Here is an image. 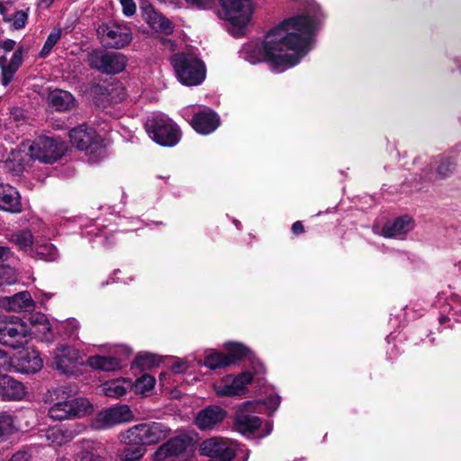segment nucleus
Segmentation results:
<instances>
[{
	"label": "nucleus",
	"mask_w": 461,
	"mask_h": 461,
	"mask_svg": "<svg viewBox=\"0 0 461 461\" xmlns=\"http://www.w3.org/2000/svg\"><path fill=\"white\" fill-rule=\"evenodd\" d=\"M323 19L320 7L313 5L303 14L285 19L269 30L260 45L256 42L245 44L242 52L249 58L259 54L264 58H303L312 50L314 32Z\"/></svg>",
	"instance_id": "1"
},
{
	"label": "nucleus",
	"mask_w": 461,
	"mask_h": 461,
	"mask_svg": "<svg viewBox=\"0 0 461 461\" xmlns=\"http://www.w3.org/2000/svg\"><path fill=\"white\" fill-rule=\"evenodd\" d=\"M46 402H52L48 414L53 420H64L85 415L90 407L86 399L69 398L63 386L49 390Z\"/></svg>",
	"instance_id": "2"
},
{
	"label": "nucleus",
	"mask_w": 461,
	"mask_h": 461,
	"mask_svg": "<svg viewBox=\"0 0 461 461\" xmlns=\"http://www.w3.org/2000/svg\"><path fill=\"white\" fill-rule=\"evenodd\" d=\"M219 14L231 25V33L235 37L244 34V29L250 23L254 6L250 0H220Z\"/></svg>",
	"instance_id": "3"
},
{
	"label": "nucleus",
	"mask_w": 461,
	"mask_h": 461,
	"mask_svg": "<svg viewBox=\"0 0 461 461\" xmlns=\"http://www.w3.org/2000/svg\"><path fill=\"white\" fill-rule=\"evenodd\" d=\"M169 429L161 422H149L135 425L121 433L122 443H139L143 447L157 444L165 439Z\"/></svg>",
	"instance_id": "4"
},
{
	"label": "nucleus",
	"mask_w": 461,
	"mask_h": 461,
	"mask_svg": "<svg viewBox=\"0 0 461 461\" xmlns=\"http://www.w3.org/2000/svg\"><path fill=\"white\" fill-rule=\"evenodd\" d=\"M149 136L161 146L173 147L180 140V131L172 120L166 116H156L146 123Z\"/></svg>",
	"instance_id": "5"
},
{
	"label": "nucleus",
	"mask_w": 461,
	"mask_h": 461,
	"mask_svg": "<svg viewBox=\"0 0 461 461\" xmlns=\"http://www.w3.org/2000/svg\"><path fill=\"white\" fill-rule=\"evenodd\" d=\"M67 146L59 139L39 137L30 147L31 157L43 163L52 164L66 152Z\"/></svg>",
	"instance_id": "6"
},
{
	"label": "nucleus",
	"mask_w": 461,
	"mask_h": 461,
	"mask_svg": "<svg viewBox=\"0 0 461 461\" xmlns=\"http://www.w3.org/2000/svg\"><path fill=\"white\" fill-rule=\"evenodd\" d=\"M178 81L187 86L200 85L205 78L206 69L203 59H171Z\"/></svg>",
	"instance_id": "7"
},
{
	"label": "nucleus",
	"mask_w": 461,
	"mask_h": 461,
	"mask_svg": "<svg viewBox=\"0 0 461 461\" xmlns=\"http://www.w3.org/2000/svg\"><path fill=\"white\" fill-rule=\"evenodd\" d=\"M29 331L25 324L0 316V343L14 349L28 343Z\"/></svg>",
	"instance_id": "8"
},
{
	"label": "nucleus",
	"mask_w": 461,
	"mask_h": 461,
	"mask_svg": "<svg viewBox=\"0 0 461 461\" xmlns=\"http://www.w3.org/2000/svg\"><path fill=\"white\" fill-rule=\"evenodd\" d=\"M260 406L259 402L247 401L241 403L237 411L234 426L237 431L241 434H250L257 430L261 425V420L253 415Z\"/></svg>",
	"instance_id": "9"
},
{
	"label": "nucleus",
	"mask_w": 461,
	"mask_h": 461,
	"mask_svg": "<svg viewBox=\"0 0 461 461\" xmlns=\"http://www.w3.org/2000/svg\"><path fill=\"white\" fill-rule=\"evenodd\" d=\"M97 33L102 43L107 48L122 49L132 39L129 27L114 23L100 25Z\"/></svg>",
	"instance_id": "10"
},
{
	"label": "nucleus",
	"mask_w": 461,
	"mask_h": 461,
	"mask_svg": "<svg viewBox=\"0 0 461 461\" xmlns=\"http://www.w3.org/2000/svg\"><path fill=\"white\" fill-rule=\"evenodd\" d=\"M134 414L126 404H119L100 411L94 421L95 429H107L131 421Z\"/></svg>",
	"instance_id": "11"
},
{
	"label": "nucleus",
	"mask_w": 461,
	"mask_h": 461,
	"mask_svg": "<svg viewBox=\"0 0 461 461\" xmlns=\"http://www.w3.org/2000/svg\"><path fill=\"white\" fill-rule=\"evenodd\" d=\"M200 453L209 456L210 461H231L235 456L234 448L230 444L217 438L205 439L201 444Z\"/></svg>",
	"instance_id": "12"
},
{
	"label": "nucleus",
	"mask_w": 461,
	"mask_h": 461,
	"mask_svg": "<svg viewBox=\"0 0 461 461\" xmlns=\"http://www.w3.org/2000/svg\"><path fill=\"white\" fill-rule=\"evenodd\" d=\"M190 124L199 134L208 135L215 131L220 126L221 119L212 108L203 107L194 113Z\"/></svg>",
	"instance_id": "13"
},
{
	"label": "nucleus",
	"mask_w": 461,
	"mask_h": 461,
	"mask_svg": "<svg viewBox=\"0 0 461 461\" xmlns=\"http://www.w3.org/2000/svg\"><path fill=\"white\" fill-rule=\"evenodd\" d=\"M253 375L249 372H243L234 377L231 382L227 379L214 385V390L218 396H236L244 394L247 384H250Z\"/></svg>",
	"instance_id": "14"
},
{
	"label": "nucleus",
	"mask_w": 461,
	"mask_h": 461,
	"mask_svg": "<svg viewBox=\"0 0 461 461\" xmlns=\"http://www.w3.org/2000/svg\"><path fill=\"white\" fill-rule=\"evenodd\" d=\"M16 260L14 252L8 247L0 246V286L16 282L17 274L14 266Z\"/></svg>",
	"instance_id": "15"
},
{
	"label": "nucleus",
	"mask_w": 461,
	"mask_h": 461,
	"mask_svg": "<svg viewBox=\"0 0 461 461\" xmlns=\"http://www.w3.org/2000/svg\"><path fill=\"white\" fill-rule=\"evenodd\" d=\"M191 444V438L185 435L170 438L157 449L154 453V459L156 461H162L169 456H179L185 451Z\"/></svg>",
	"instance_id": "16"
},
{
	"label": "nucleus",
	"mask_w": 461,
	"mask_h": 461,
	"mask_svg": "<svg viewBox=\"0 0 461 461\" xmlns=\"http://www.w3.org/2000/svg\"><path fill=\"white\" fill-rule=\"evenodd\" d=\"M79 358V351L73 347L59 346L54 352L56 368L64 374L72 372Z\"/></svg>",
	"instance_id": "17"
},
{
	"label": "nucleus",
	"mask_w": 461,
	"mask_h": 461,
	"mask_svg": "<svg viewBox=\"0 0 461 461\" xmlns=\"http://www.w3.org/2000/svg\"><path fill=\"white\" fill-rule=\"evenodd\" d=\"M226 417V411L216 405H211L200 411L195 418V425L203 430L212 429Z\"/></svg>",
	"instance_id": "18"
},
{
	"label": "nucleus",
	"mask_w": 461,
	"mask_h": 461,
	"mask_svg": "<svg viewBox=\"0 0 461 461\" xmlns=\"http://www.w3.org/2000/svg\"><path fill=\"white\" fill-rule=\"evenodd\" d=\"M69 139L77 149L88 151L96 142L97 133L93 128L79 125L70 131Z\"/></svg>",
	"instance_id": "19"
},
{
	"label": "nucleus",
	"mask_w": 461,
	"mask_h": 461,
	"mask_svg": "<svg viewBox=\"0 0 461 461\" xmlns=\"http://www.w3.org/2000/svg\"><path fill=\"white\" fill-rule=\"evenodd\" d=\"M0 210L11 213L22 212L20 194L8 184L0 183Z\"/></svg>",
	"instance_id": "20"
},
{
	"label": "nucleus",
	"mask_w": 461,
	"mask_h": 461,
	"mask_svg": "<svg viewBox=\"0 0 461 461\" xmlns=\"http://www.w3.org/2000/svg\"><path fill=\"white\" fill-rule=\"evenodd\" d=\"M25 395L24 385L9 375H0V397L6 401L21 400Z\"/></svg>",
	"instance_id": "21"
},
{
	"label": "nucleus",
	"mask_w": 461,
	"mask_h": 461,
	"mask_svg": "<svg viewBox=\"0 0 461 461\" xmlns=\"http://www.w3.org/2000/svg\"><path fill=\"white\" fill-rule=\"evenodd\" d=\"M413 228V221L409 216L396 218L392 222H387L382 229V235L384 238H397L406 234Z\"/></svg>",
	"instance_id": "22"
},
{
	"label": "nucleus",
	"mask_w": 461,
	"mask_h": 461,
	"mask_svg": "<svg viewBox=\"0 0 461 461\" xmlns=\"http://www.w3.org/2000/svg\"><path fill=\"white\" fill-rule=\"evenodd\" d=\"M47 101L57 111H67L75 104V98L68 92L61 89H54L49 92Z\"/></svg>",
	"instance_id": "23"
},
{
	"label": "nucleus",
	"mask_w": 461,
	"mask_h": 461,
	"mask_svg": "<svg viewBox=\"0 0 461 461\" xmlns=\"http://www.w3.org/2000/svg\"><path fill=\"white\" fill-rule=\"evenodd\" d=\"M30 256L45 261H55L59 257L57 249L46 240H36Z\"/></svg>",
	"instance_id": "24"
},
{
	"label": "nucleus",
	"mask_w": 461,
	"mask_h": 461,
	"mask_svg": "<svg viewBox=\"0 0 461 461\" xmlns=\"http://www.w3.org/2000/svg\"><path fill=\"white\" fill-rule=\"evenodd\" d=\"M77 431L70 427H55L46 433L47 439L53 445L61 446L70 442Z\"/></svg>",
	"instance_id": "25"
},
{
	"label": "nucleus",
	"mask_w": 461,
	"mask_h": 461,
	"mask_svg": "<svg viewBox=\"0 0 461 461\" xmlns=\"http://www.w3.org/2000/svg\"><path fill=\"white\" fill-rule=\"evenodd\" d=\"M92 68L105 74L114 75L125 68L124 59H87Z\"/></svg>",
	"instance_id": "26"
},
{
	"label": "nucleus",
	"mask_w": 461,
	"mask_h": 461,
	"mask_svg": "<svg viewBox=\"0 0 461 461\" xmlns=\"http://www.w3.org/2000/svg\"><path fill=\"white\" fill-rule=\"evenodd\" d=\"M87 364L95 369L110 372L121 367L118 358L107 356H92L87 358Z\"/></svg>",
	"instance_id": "27"
},
{
	"label": "nucleus",
	"mask_w": 461,
	"mask_h": 461,
	"mask_svg": "<svg viewBox=\"0 0 461 461\" xmlns=\"http://www.w3.org/2000/svg\"><path fill=\"white\" fill-rule=\"evenodd\" d=\"M124 447L120 448L117 456L121 461H138L145 454V448L139 443H123Z\"/></svg>",
	"instance_id": "28"
},
{
	"label": "nucleus",
	"mask_w": 461,
	"mask_h": 461,
	"mask_svg": "<svg viewBox=\"0 0 461 461\" xmlns=\"http://www.w3.org/2000/svg\"><path fill=\"white\" fill-rule=\"evenodd\" d=\"M10 240L15 244L19 249L31 255L35 244V240L29 230H22L12 234Z\"/></svg>",
	"instance_id": "29"
},
{
	"label": "nucleus",
	"mask_w": 461,
	"mask_h": 461,
	"mask_svg": "<svg viewBox=\"0 0 461 461\" xmlns=\"http://www.w3.org/2000/svg\"><path fill=\"white\" fill-rule=\"evenodd\" d=\"M8 307L14 312L29 311L33 307V302L29 292H21L8 299Z\"/></svg>",
	"instance_id": "30"
},
{
	"label": "nucleus",
	"mask_w": 461,
	"mask_h": 461,
	"mask_svg": "<svg viewBox=\"0 0 461 461\" xmlns=\"http://www.w3.org/2000/svg\"><path fill=\"white\" fill-rule=\"evenodd\" d=\"M149 23L157 30L166 34H171L174 31L173 23L161 13L155 11L147 14Z\"/></svg>",
	"instance_id": "31"
},
{
	"label": "nucleus",
	"mask_w": 461,
	"mask_h": 461,
	"mask_svg": "<svg viewBox=\"0 0 461 461\" xmlns=\"http://www.w3.org/2000/svg\"><path fill=\"white\" fill-rule=\"evenodd\" d=\"M129 383L125 380H112L103 384V393L111 398H120L126 394Z\"/></svg>",
	"instance_id": "32"
},
{
	"label": "nucleus",
	"mask_w": 461,
	"mask_h": 461,
	"mask_svg": "<svg viewBox=\"0 0 461 461\" xmlns=\"http://www.w3.org/2000/svg\"><path fill=\"white\" fill-rule=\"evenodd\" d=\"M258 61L265 62L272 72L281 73L298 65L300 59H252L251 64L256 65Z\"/></svg>",
	"instance_id": "33"
},
{
	"label": "nucleus",
	"mask_w": 461,
	"mask_h": 461,
	"mask_svg": "<svg viewBox=\"0 0 461 461\" xmlns=\"http://www.w3.org/2000/svg\"><path fill=\"white\" fill-rule=\"evenodd\" d=\"M21 65L22 59H0L3 86H6L13 80Z\"/></svg>",
	"instance_id": "34"
},
{
	"label": "nucleus",
	"mask_w": 461,
	"mask_h": 461,
	"mask_svg": "<svg viewBox=\"0 0 461 461\" xmlns=\"http://www.w3.org/2000/svg\"><path fill=\"white\" fill-rule=\"evenodd\" d=\"M20 366L22 371L25 373H36L42 367V360L40 357L38 352L32 351L27 353L20 358Z\"/></svg>",
	"instance_id": "35"
},
{
	"label": "nucleus",
	"mask_w": 461,
	"mask_h": 461,
	"mask_svg": "<svg viewBox=\"0 0 461 461\" xmlns=\"http://www.w3.org/2000/svg\"><path fill=\"white\" fill-rule=\"evenodd\" d=\"M205 366L210 369H217L231 365V359L221 352H214L204 358Z\"/></svg>",
	"instance_id": "36"
},
{
	"label": "nucleus",
	"mask_w": 461,
	"mask_h": 461,
	"mask_svg": "<svg viewBox=\"0 0 461 461\" xmlns=\"http://www.w3.org/2000/svg\"><path fill=\"white\" fill-rule=\"evenodd\" d=\"M160 362V358L158 356L151 354V353H142L140 354L135 359V365L141 369H149Z\"/></svg>",
	"instance_id": "37"
},
{
	"label": "nucleus",
	"mask_w": 461,
	"mask_h": 461,
	"mask_svg": "<svg viewBox=\"0 0 461 461\" xmlns=\"http://www.w3.org/2000/svg\"><path fill=\"white\" fill-rule=\"evenodd\" d=\"M225 346L229 351L226 355L228 357H230V359H231V364L247 356L249 353V349L239 343L228 342Z\"/></svg>",
	"instance_id": "38"
},
{
	"label": "nucleus",
	"mask_w": 461,
	"mask_h": 461,
	"mask_svg": "<svg viewBox=\"0 0 461 461\" xmlns=\"http://www.w3.org/2000/svg\"><path fill=\"white\" fill-rule=\"evenodd\" d=\"M14 430L13 416L5 411H0V438L10 435Z\"/></svg>",
	"instance_id": "39"
},
{
	"label": "nucleus",
	"mask_w": 461,
	"mask_h": 461,
	"mask_svg": "<svg viewBox=\"0 0 461 461\" xmlns=\"http://www.w3.org/2000/svg\"><path fill=\"white\" fill-rule=\"evenodd\" d=\"M61 38V29L55 28L48 36L43 48L41 49L40 55L47 56L50 54L51 49L57 44Z\"/></svg>",
	"instance_id": "40"
},
{
	"label": "nucleus",
	"mask_w": 461,
	"mask_h": 461,
	"mask_svg": "<svg viewBox=\"0 0 461 461\" xmlns=\"http://www.w3.org/2000/svg\"><path fill=\"white\" fill-rule=\"evenodd\" d=\"M155 378L149 375H144L140 378L136 380L135 389L137 393H145L155 385Z\"/></svg>",
	"instance_id": "41"
},
{
	"label": "nucleus",
	"mask_w": 461,
	"mask_h": 461,
	"mask_svg": "<svg viewBox=\"0 0 461 461\" xmlns=\"http://www.w3.org/2000/svg\"><path fill=\"white\" fill-rule=\"evenodd\" d=\"M456 164L448 158H443L438 167V173L442 177L448 176L455 169Z\"/></svg>",
	"instance_id": "42"
},
{
	"label": "nucleus",
	"mask_w": 461,
	"mask_h": 461,
	"mask_svg": "<svg viewBox=\"0 0 461 461\" xmlns=\"http://www.w3.org/2000/svg\"><path fill=\"white\" fill-rule=\"evenodd\" d=\"M28 20L26 12L20 10L14 13L12 27L14 30H20L25 27Z\"/></svg>",
	"instance_id": "43"
},
{
	"label": "nucleus",
	"mask_w": 461,
	"mask_h": 461,
	"mask_svg": "<svg viewBox=\"0 0 461 461\" xmlns=\"http://www.w3.org/2000/svg\"><path fill=\"white\" fill-rule=\"evenodd\" d=\"M38 332L42 333V339L47 342H51L54 339L53 332L50 327V324L47 321H44L37 328Z\"/></svg>",
	"instance_id": "44"
},
{
	"label": "nucleus",
	"mask_w": 461,
	"mask_h": 461,
	"mask_svg": "<svg viewBox=\"0 0 461 461\" xmlns=\"http://www.w3.org/2000/svg\"><path fill=\"white\" fill-rule=\"evenodd\" d=\"M188 5L200 10L211 9L214 5V0H185Z\"/></svg>",
	"instance_id": "45"
},
{
	"label": "nucleus",
	"mask_w": 461,
	"mask_h": 461,
	"mask_svg": "<svg viewBox=\"0 0 461 461\" xmlns=\"http://www.w3.org/2000/svg\"><path fill=\"white\" fill-rule=\"evenodd\" d=\"M122 7V13L126 16H131L136 12V5L133 0H120Z\"/></svg>",
	"instance_id": "46"
},
{
	"label": "nucleus",
	"mask_w": 461,
	"mask_h": 461,
	"mask_svg": "<svg viewBox=\"0 0 461 461\" xmlns=\"http://www.w3.org/2000/svg\"><path fill=\"white\" fill-rule=\"evenodd\" d=\"M31 454L27 450H19L14 453L9 461H30Z\"/></svg>",
	"instance_id": "47"
},
{
	"label": "nucleus",
	"mask_w": 461,
	"mask_h": 461,
	"mask_svg": "<svg viewBox=\"0 0 461 461\" xmlns=\"http://www.w3.org/2000/svg\"><path fill=\"white\" fill-rule=\"evenodd\" d=\"M15 41L10 39L0 41V48L8 52L14 49Z\"/></svg>",
	"instance_id": "48"
},
{
	"label": "nucleus",
	"mask_w": 461,
	"mask_h": 461,
	"mask_svg": "<svg viewBox=\"0 0 461 461\" xmlns=\"http://www.w3.org/2000/svg\"><path fill=\"white\" fill-rule=\"evenodd\" d=\"M292 231L296 235L303 233L304 231V228H303V225L302 224V222L295 221L292 225Z\"/></svg>",
	"instance_id": "49"
},
{
	"label": "nucleus",
	"mask_w": 461,
	"mask_h": 461,
	"mask_svg": "<svg viewBox=\"0 0 461 461\" xmlns=\"http://www.w3.org/2000/svg\"><path fill=\"white\" fill-rule=\"evenodd\" d=\"M82 461H105L104 457L98 455H90L89 456H84Z\"/></svg>",
	"instance_id": "50"
},
{
	"label": "nucleus",
	"mask_w": 461,
	"mask_h": 461,
	"mask_svg": "<svg viewBox=\"0 0 461 461\" xmlns=\"http://www.w3.org/2000/svg\"><path fill=\"white\" fill-rule=\"evenodd\" d=\"M186 369V366L185 365H183V364H177V365H174L172 366V370L175 372V373H183L185 372Z\"/></svg>",
	"instance_id": "51"
},
{
	"label": "nucleus",
	"mask_w": 461,
	"mask_h": 461,
	"mask_svg": "<svg viewBox=\"0 0 461 461\" xmlns=\"http://www.w3.org/2000/svg\"><path fill=\"white\" fill-rule=\"evenodd\" d=\"M41 5H42L44 7H50L51 4L54 2V0H39Z\"/></svg>",
	"instance_id": "52"
},
{
	"label": "nucleus",
	"mask_w": 461,
	"mask_h": 461,
	"mask_svg": "<svg viewBox=\"0 0 461 461\" xmlns=\"http://www.w3.org/2000/svg\"><path fill=\"white\" fill-rule=\"evenodd\" d=\"M21 57H22V50H16L12 58L16 59V58H21Z\"/></svg>",
	"instance_id": "53"
},
{
	"label": "nucleus",
	"mask_w": 461,
	"mask_h": 461,
	"mask_svg": "<svg viewBox=\"0 0 461 461\" xmlns=\"http://www.w3.org/2000/svg\"><path fill=\"white\" fill-rule=\"evenodd\" d=\"M120 91H121V95L118 97V99L114 100V102L121 101L122 99L124 98L125 94L123 92V89L121 88Z\"/></svg>",
	"instance_id": "54"
},
{
	"label": "nucleus",
	"mask_w": 461,
	"mask_h": 461,
	"mask_svg": "<svg viewBox=\"0 0 461 461\" xmlns=\"http://www.w3.org/2000/svg\"><path fill=\"white\" fill-rule=\"evenodd\" d=\"M23 167L22 165H19L18 168L15 169V174H19L23 171Z\"/></svg>",
	"instance_id": "55"
},
{
	"label": "nucleus",
	"mask_w": 461,
	"mask_h": 461,
	"mask_svg": "<svg viewBox=\"0 0 461 461\" xmlns=\"http://www.w3.org/2000/svg\"><path fill=\"white\" fill-rule=\"evenodd\" d=\"M263 369H264L263 366L261 364H258V369H255V372L258 373V372H260Z\"/></svg>",
	"instance_id": "56"
},
{
	"label": "nucleus",
	"mask_w": 461,
	"mask_h": 461,
	"mask_svg": "<svg viewBox=\"0 0 461 461\" xmlns=\"http://www.w3.org/2000/svg\"><path fill=\"white\" fill-rule=\"evenodd\" d=\"M5 11V7L2 3H0V13L3 14Z\"/></svg>",
	"instance_id": "57"
},
{
	"label": "nucleus",
	"mask_w": 461,
	"mask_h": 461,
	"mask_svg": "<svg viewBox=\"0 0 461 461\" xmlns=\"http://www.w3.org/2000/svg\"><path fill=\"white\" fill-rule=\"evenodd\" d=\"M267 428H268L267 429V434H269L271 432V430H272V426L267 424Z\"/></svg>",
	"instance_id": "58"
},
{
	"label": "nucleus",
	"mask_w": 461,
	"mask_h": 461,
	"mask_svg": "<svg viewBox=\"0 0 461 461\" xmlns=\"http://www.w3.org/2000/svg\"><path fill=\"white\" fill-rule=\"evenodd\" d=\"M11 162H6V166L8 168H11V166H10Z\"/></svg>",
	"instance_id": "59"
},
{
	"label": "nucleus",
	"mask_w": 461,
	"mask_h": 461,
	"mask_svg": "<svg viewBox=\"0 0 461 461\" xmlns=\"http://www.w3.org/2000/svg\"><path fill=\"white\" fill-rule=\"evenodd\" d=\"M105 58L112 59V58H117V57L116 56H106Z\"/></svg>",
	"instance_id": "60"
}]
</instances>
